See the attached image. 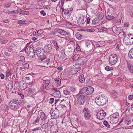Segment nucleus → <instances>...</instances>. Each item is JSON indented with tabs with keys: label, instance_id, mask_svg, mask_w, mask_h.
I'll list each match as a JSON object with an SVG mask.
<instances>
[{
	"label": "nucleus",
	"instance_id": "09e8293b",
	"mask_svg": "<svg viewBox=\"0 0 133 133\" xmlns=\"http://www.w3.org/2000/svg\"><path fill=\"white\" fill-rule=\"evenodd\" d=\"M20 61L22 62H24L25 61V59L24 57L23 56H21L20 57Z\"/></svg>",
	"mask_w": 133,
	"mask_h": 133
},
{
	"label": "nucleus",
	"instance_id": "49530a36",
	"mask_svg": "<svg viewBox=\"0 0 133 133\" xmlns=\"http://www.w3.org/2000/svg\"><path fill=\"white\" fill-rule=\"evenodd\" d=\"M125 123L127 124H129L131 123L130 120L129 118L127 119L125 121Z\"/></svg>",
	"mask_w": 133,
	"mask_h": 133
},
{
	"label": "nucleus",
	"instance_id": "ea45409f",
	"mask_svg": "<svg viewBox=\"0 0 133 133\" xmlns=\"http://www.w3.org/2000/svg\"><path fill=\"white\" fill-rule=\"evenodd\" d=\"M115 17L113 16L110 15H108L106 16V18L107 19H108L109 20H111L114 18Z\"/></svg>",
	"mask_w": 133,
	"mask_h": 133
},
{
	"label": "nucleus",
	"instance_id": "a878e982",
	"mask_svg": "<svg viewBox=\"0 0 133 133\" xmlns=\"http://www.w3.org/2000/svg\"><path fill=\"white\" fill-rule=\"evenodd\" d=\"M128 56L131 59L133 58V48L131 49L128 53Z\"/></svg>",
	"mask_w": 133,
	"mask_h": 133
},
{
	"label": "nucleus",
	"instance_id": "3c124183",
	"mask_svg": "<svg viewBox=\"0 0 133 133\" xmlns=\"http://www.w3.org/2000/svg\"><path fill=\"white\" fill-rule=\"evenodd\" d=\"M80 124L82 126L84 127H85L86 126V123L84 122H81Z\"/></svg>",
	"mask_w": 133,
	"mask_h": 133
},
{
	"label": "nucleus",
	"instance_id": "e2e57ef3",
	"mask_svg": "<svg viewBox=\"0 0 133 133\" xmlns=\"http://www.w3.org/2000/svg\"><path fill=\"white\" fill-rule=\"evenodd\" d=\"M7 48H3L2 51L4 52V53L7 52Z\"/></svg>",
	"mask_w": 133,
	"mask_h": 133
},
{
	"label": "nucleus",
	"instance_id": "7ed1b4c3",
	"mask_svg": "<svg viewBox=\"0 0 133 133\" xmlns=\"http://www.w3.org/2000/svg\"><path fill=\"white\" fill-rule=\"evenodd\" d=\"M107 100V98L103 95H99L95 99V102L99 106H101L105 104Z\"/></svg>",
	"mask_w": 133,
	"mask_h": 133
},
{
	"label": "nucleus",
	"instance_id": "20e7f679",
	"mask_svg": "<svg viewBox=\"0 0 133 133\" xmlns=\"http://www.w3.org/2000/svg\"><path fill=\"white\" fill-rule=\"evenodd\" d=\"M123 41L127 45H129L133 44V35L130 34L125 35Z\"/></svg>",
	"mask_w": 133,
	"mask_h": 133
},
{
	"label": "nucleus",
	"instance_id": "0eeeda50",
	"mask_svg": "<svg viewBox=\"0 0 133 133\" xmlns=\"http://www.w3.org/2000/svg\"><path fill=\"white\" fill-rule=\"evenodd\" d=\"M106 115L105 112L103 110L99 111L97 114V118L99 120H102L105 117Z\"/></svg>",
	"mask_w": 133,
	"mask_h": 133
},
{
	"label": "nucleus",
	"instance_id": "79ce46f5",
	"mask_svg": "<svg viewBox=\"0 0 133 133\" xmlns=\"http://www.w3.org/2000/svg\"><path fill=\"white\" fill-rule=\"evenodd\" d=\"M48 128V124L47 123L44 124L40 128V129L41 130L42 128L43 129H46Z\"/></svg>",
	"mask_w": 133,
	"mask_h": 133
},
{
	"label": "nucleus",
	"instance_id": "b1692460",
	"mask_svg": "<svg viewBox=\"0 0 133 133\" xmlns=\"http://www.w3.org/2000/svg\"><path fill=\"white\" fill-rule=\"evenodd\" d=\"M59 113L58 112L56 111H54L52 112L51 115L54 118H57L58 117Z\"/></svg>",
	"mask_w": 133,
	"mask_h": 133
},
{
	"label": "nucleus",
	"instance_id": "ddd939ff",
	"mask_svg": "<svg viewBox=\"0 0 133 133\" xmlns=\"http://www.w3.org/2000/svg\"><path fill=\"white\" fill-rule=\"evenodd\" d=\"M37 56L40 60L41 61L43 60L45 58V51L44 52L41 53Z\"/></svg>",
	"mask_w": 133,
	"mask_h": 133
},
{
	"label": "nucleus",
	"instance_id": "4d7b16f0",
	"mask_svg": "<svg viewBox=\"0 0 133 133\" xmlns=\"http://www.w3.org/2000/svg\"><path fill=\"white\" fill-rule=\"evenodd\" d=\"M123 25L125 27H127L129 26V22H125Z\"/></svg>",
	"mask_w": 133,
	"mask_h": 133
},
{
	"label": "nucleus",
	"instance_id": "4468645a",
	"mask_svg": "<svg viewBox=\"0 0 133 133\" xmlns=\"http://www.w3.org/2000/svg\"><path fill=\"white\" fill-rule=\"evenodd\" d=\"M57 31L58 32L63 36H66L68 35V33L66 31L59 29H58Z\"/></svg>",
	"mask_w": 133,
	"mask_h": 133
},
{
	"label": "nucleus",
	"instance_id": "f704fd0d",
	"mask_svg": "<svg viewBox=\"0 0 133 133\" xmlns=\"http://www.w3.org/2000/svg\"><path fill=\"white\" fill-rule=\"evenodd\" d=\"M45 47L46 48L48 49V50L49 51H51L52 50V45L50 44L47 45L45 46Z\"/></svg>",
	"mask_w": 133,
	"mask_h": 133
},
{
	"label": "nucleus",
	"instance_id": "774afa93",
	"mask_svg": "<svg viewBox=\"0 0 133 133\" xmlns=\"http://www.w3.org/2000/svg\"><path fill=\"white\" fill-rule=\"evenodd\" d=\"M11 5V4L10 3H7L5 4V6L6 8H8Z\"/></svg>",
	"mask_w": 133,
	"mask_h": 133
},
{
	"label": "nucleus",
	"instance_id": "f3484780",
	"mask_svg": "<svg viewBox=\"0 0 133 133\" xmlns=\"http://www.w3.org/2000/svg\"><path fill=\"white\" fill-rule=\"evenodd\" d=\"M34 48L32 46H29L27 49V54H29V53H30L34 51Z\"/></svg>",
	"mask_w": 133,
	"mask_h": 133
},
{
	"label": "nucleus",
	"instance_id": "4be33fe9",
	"mask_svg": "<svg viewBox=\"0 0 133 133\" xmlns=\"http://www.w3.org/2000/svg\"><path fill=\"white\" fill-rule=\"evenodd\" d=\"M96 18H98L99 20H101L104 17V15L102 12L98 13L97 16Z\"/></svg>",
	"mask_w": 133,
	"mask_h": 133
},
{
	"label": "nucleus",
	"instance_id": "c85d7f7f",
	"mask_svg": "<svg viewBox=\"0 0 133 133\" xmlns=\"http://www.w3.org/2000/svg\"><path fill=\"white\" fill-rule=\"evenodd\" d=\"M52 42L53 43L54 45L55 46L56 50L57 51L58 50H59V46L56 41L55 40H54L52 41Z\"/></svg>",
	"mask_w": 133,
	"mask_h": 133
},
{
	"label": "nucleus",
	"instance_id": "0e129e2a",
	"mask_svg": "<svg viewBox=\"0 0 133 133\" xmlns=\"http://www.w3.org/2000/svg\"><path fill=\"white\" fill-rule=\"evenodd\" d=\"M56 33L55 32H52L50 34V35H51V36H54L55 35H56Z\"/></svg>",
	"mask_w": 133,
	"mask_h": 133
},
{
	"label": "nucleus",
	"instance_id": "5701e85b",
	"mask_svg": "<svg viewBox=\"0 0 133 133\" xmlns=\"http://www.w3.org/2000/svg\"><path fill=\"white\" fill-rule=\"evenodd\" d=\"M53 94L54 96L57 97H60L61 96L60 91L59 90L54 92Z\"/></svg>",
	"mask_w": 133,
	"mask_h": 133
},
{
	"label": "nucleus",
	"instance_id": "052dcab7",
	"mask_svg": "<svg viewBox=\"0 0 133 133\" xmlns=\"http://www.w3.org/2000/svg\"><path fill=\"white\" fill-rule=\"evenodd\" d=\"M87 31L90 32H93L95 31L94 29H87Z\"/></svg>",
	"mask_w": 133,
	"mask_h": 133
},
{
	"label": "nucleus",
	"instance_id": "4c0bfd02",
	"mask_svg": "<svg viewBox=\"0 0 133 133\" xmlns=\"http://www.w3.org/2000/svg\"><path fill=\"white\" fill-rule=\"evenodd\" d=\"M81 50L78 44H76V48L74 50L75 52L79 51Z\"/></svg>",
	"mask_w": 133,
	"mask_h": 133
},
{
	"label": "nucleus",
	"instance_id": "7c9ffc66",
	"mask_svg": "<svg viewBox=\"0 0 133 133\" xmlns=\"http://www.w3.org/2000/svg\"><path fill=\"white\" fill-rule=\"evenodd\" d=\"M99 20L98 19L96 18V17L93 19L92 21V23L94 24H97L99 22Z\"/></svg>",
	"mask_w": 133,
	"mask_h": 133
},
{
	"label": "nucleus",
	"instance_id": "393cba45",
	"mask_svg": "<svg viewBox=\"0 0 133 133\" xmlns=\"http://www.w3.org/2000/svg\"><path fill=\"white\" fill-rule=\"evenodd\" d=\"M54 80L55 81V83L56 84V86L57 87L59 86L61 84V79L58 78H55L54 79Z\"/></svg>",
	"mask_w": 133,
	"mask_h": 133
},
{
	"label": "nucleus",
	"instance_id": "680f3d73",
	"mask_svg": "<svg viewBox=\"0 0 133 133\" xmlns=\"http://www.w3.org/2000/svg\"><path fill=\"white\" fill-rule=\"evenodd\" d=\"M41 14L43 15V16H45L46 15V14L44 12V10H42L40 12Z\"/></svg>",
	"mask_w": 133,
	"mask_h": 133
},
{
	"label": "nucleus",
	"instance_id": "6e6d98bb",
	"mask_svg": "<svg viewBox=\"0 0 133 133\" xmlns=\"http://www.w3.org/2000/svg\"><path fill=\"white\" fill-rule=\"evenodd\" d=\"M128 99L130 100H133V95H130L128 97Z\"/></svg>",
	"mask_w": 133,
	"mask_h": 133
},
{
	"label": "nucleus",
	"instance_id": "c03bdc74",
	"mask_svg": "<svg viewBox=\"0 0 133 133\" xmlns=\"http://www.w3.org/2000/svg\"><path fill=\"white\" fill-rule=\"evenodd\" d=\"M30 53H29V54H27L30 57H33V56H34L35 55L34 51Z\"/></svg>",
	"mask_w": 133,
	"mask_h": 133
},
{
	"label": "nucleus",
	"instance_id": "a19ab883",
	"mask_svg": "<svg viewBox=\"0 0 133 133\" xmlns=\"http://www.w3.org/2000/svg\"><path fill=\"white\" fill-rule=\"evenodd\" d=\"M105 69L107 71H110L112 70L113 68L109 66H106L105 68Z\"/></svg>",
	"mask_w": 133,
	"mask_h": 133
},
{
	"label": "nucleus",
	"instance_id": "1a4fd4ad",
	"mask_svg": "<svg viewBox=\"0 0 133 133\" xmlns=\"http://www.w3.org/2000/svg\"><path fill=\"white\" fill-rule=\"evenodd\" d=\"M87 61V59L86 57H82L78 59L77 64L80 66L83 65Z\"/></svg>",
	"mask_w": 133,
	"mask_h": 133
},
{
	"label": "nucleus",
	"instance_id": "6ab92c4d",
	"mask_svg": "<svg viewBox=\"0 0 133 133\" xmlns=\"http://www.w3.org/2000/svg\"><path fill=\"white\" fill-rule=\"evenodd\" d=\"M17 11L20 14L23 15H28L29 14V13L28 11H24L22 10L21 9H18L17 10Z\"/></svg>",
	"mask_w": 133,
	"mask_h": 133
},
{
	"label": "nucleus",
	"instance_id": "f257e3e1",
	"mask_svg": "<svg viewBox=\"0 0 133 133\" xmlns=\"http://www.w3.org/2000/svg\"><path fill=\"white\" fill-rule=\"evenodd\" d=\"M19 102L17 99H14L10 101L9 103L10 108L15 111H19L20 109Z\"/></svg>",
	"mask_w": 133,
	"mask_h": 133
},
{
	"label": "nucleus",
	"instance_id": "423d86ee",
	"mask_svg": "<svg viewBox=\"0 0 133 133\" xmlns=\"http://www.w3.org/2000/svg\"><path fill=\"white\" fill-rule=\"evenodd\" d=\"M118 59V57L116 54H112L110 56L109 61L110 64L113 65L117 62Z\"/></svg>",
	"mask_w": 133,
	"mask_h": 133
},
{
	"label": "nucleus",
	"instance_id": "bb28decb",
	"mask_svg": "<svg viewBox=\"0 0 133 133\" xmlns=\"http://www.w3.org/2000/svg\"><path fill=\"white\" fill-rule=\"evenodd\" d=\"M3 38L4 37L3 36L0 37V42L1 44H5L7 42L8 40H7L3 39Z\"/></svg>",
	"mask_w": 133,
	"mask_h": 133
},
{
	"label": "nucleus",
	"instance_id": "8fccbe9b",
	"mask_svg": "<svg viewBox=\"0 0 133 133\" xmlns=\"http://www.w3.org/2000/svg\"><path fill=\"white\" fill-rule=\"evenodd\" d=\"M25 21L23 20L22 19V20L18 21V23L19 24H23L25 23Z\"/></svg>",
	"mask_w": 133,
	"mask_h": 133
},
{
	"label": "nucleus",
	"instance_id": "6e6552de",
	"mask_svg": "<svg viewBox=\"0 0 133 133\" xmlns=\"http://www.w3.org/2000/svg\"><path fill=\"white\" fill-rule=\"evenodd\" d=\"M85 100V96L82 95H80L77 98V103L79 105L82 104L84 103Z\"/></svg>",
	"mask_w": 133,
	"mask_h": 133
},
{
	"label": "nucleus",
	"instance_id": "603ef678",
	"mask_svg": "<svg viewBox=\"0 0 133 133\" xmlns=\"http://www.w3.org/2000/svg\"><path fill=\"white\" fill-rule=\"evenodd\" d=\"M70 11L69 9H65L64 12V14H68Z\"/></svg>",
	"mask_w": 133,
	"mask_h": 133
},
{
	"label": "nucleus",
	"instance_id": "dca6fc26",
	"mask_svg": "<svg viewBox=\"0 0 133 133\" xmlns=\"http://www.w3.org/2000/svg\"><path fill=\"white\" fill-rule=\"evenodd\" d=\"M84 117L86 119H89L90 117V114L89 111L84 112Z\"/></svg>",
	"mask_w": 133,
	"mask_h": 133
},
{
	"label": "nucleus",
	"instance_id": "de8ad7c7",
	"mask_svg": "<svg viewBox=\"0 0 133 133\" xmlns=\"http://www.w3.org/2000/svg\"><path fill=\"white\" fill-rule=\"evenodd\" d=\"M39 117H37L36 118V120L33 122V124H35L37 123H38L39 121Z\"/></svg>",
	"mask_w": 133,
	"mask_h": 133
},
{
	"label": "nucleus",
	"instance_id": "a18cd8bd",
	"mask_svg": "<svg viewBox=\"0 0 133 133\" xmlns=\"http://www.w3.org/2000/svg\"><path fill=\"white\" fill-rule=\"evenodd\" d=\"M29 64L27 63H25L24 65V69L26 70L29 68Z\"/></svg>",
	"mask_w": 133,
	"mask_h": 133
},
{
	"label": "nucleus",
	"instance_id": "cd10ccee",
	"mask_svg": "<svg viewBox=\"0 0 133 133\" xmlns=\"http://www.w3.org/2000/svg\"><path fill=\"white\" fill-rule=\"evenodd\" d=\"M79 81L82 83H83L84 82L85 79L84 76L83 75H81L79 78Z\"/></svg>",
	"mask_w": 133,
	"mask_h": 133
},
{
	"label": "nucleus",
	"instance_id": "39448f33",
	"mask_svg": "<svg viewBox=\"0 0 133 133\" xmlns=\"http://www.w3.org/2000/svg\"><path fill=\"white\" fill-rule=\"evenodd\" d=\"M110 123L112 124H116L119 118V114L118 112H116L111 115L109 117Z\"/></svg>",
	"mask_w": 133,
	"mask_h": 133
},
{
	"label": "nucleus",
	"instance_id": "2f4dec72",
	"mask_svg": "<svg viewBox=\"0 0 133 133\" xmlns=\"http://www.w3.org/2000/svg\"><path fill=\"white\" fill-rule=\"evenodd\" d=\"M79 54H75L72 58V59L74 61H78V59L79 57Z\"/></svg>",
	"mask_w": 133,
	"mask_h": 133
},
{
	"label": "nucleus",
	"instance_id": "bf43d9fd",
	"mask_svg": "<svg viewBox=\"0 0 133 133\" xmlns=\"http://www.w3.org/2000/svg\"><path fill=\"white\" fill-rule=\"evenodd\" d=\"M86 45L88 47L90 48L92 46V45H91L90 42H87L85 43Z\"/></svg>",
	"mask_w": 133,
	"mask_h": 133
},
{
	"label": "nucleus",
	"instance_id": "69168bd1",
	"mask_svg": "<svg viewBox=\"0 0 133 133\" xmlns=\"http://www.w3.org/2000/svg\"><path fill=\"white\" fill-rule=\"evenodd\" d=\"M3 12L6 13H8V11H9V10L7 9H4L3 10Z\"/></svg>",
	"mask_w": 133,
	"mask_h": 133
},
{
	"label": "nucleus",
	"instance_id": "58836bf2",
	"mask_svg": "<svg viewBox=\"0 0 133 133\" xmlns=\"http://www.w3.org/2000/svg\"><path fill=\"white\" fill-rule=\"evenodd\" d=\"M103 124L104 125L107 127L109 128L110 127V125H109L107 121H104L103 122Z\"/></svg>",
	"mask_w": 133,
	"mask_h": 133
},
{
	"label": "nucleus",
	"instance_id": "2eb2a0df",
	"mask_svg": "<svg viewBox=\"0 0 133 133\" xmlns=\"http://www.w3.org/2000/svg\"><path fill=\"white\" fill-rule=\"evenodd\" d=\"M43 31L41 29L38 31H36L33 32V34L34 36H39L42 34L43 32Z\"/></svg>",
	"mask_w": 133,
	"mask_h": 133
},
{
	"label": "nucleus",
	"instance_id": "37998d69",
	"mask_svg": "<svg viewBox=\"0 0 133 133\" xmlns=\"http://www.w3.org/2000/svg\"><path fill=\"white\" fill-rule=\"evenodd\" d=\"M110 94L112 95L116 96L117 95V92L115 90H112L110 91Z\"/></svg>",
	"mask_w": 133,
	"mask_h": 133
},
{
	"label": "nucleus",
	"instance_id": "a211bd4d",
	"mask_svg": "<svg viewBox=\"0 0 133 133\" xmlns=\"http://www.w3.org/2000/svg\"><path fill=\"white\" fill-rule=\"evenodd\" d=\"M44 50L42 48H38L36 49V53L37 55L41 53L44 52Z\"/></svg>",
	"mask_w": 133,
	"mask_h": 133
},
{
	"label": "nucleus",
	"instance_id": "9d476101",
	"mask_svg": "<svg viewBox=\"0 0 133 133\" xmlns=\"http://www.w3.org/2000/svg\"><path fill=\"white\" fill-rule=\"evenodd\" d=\"M127 66L129 71L133 74V63L131 62H128L127 63Z\"/></svg>",
	"mask_w": 133,
	"mask_h": 133
},
{
	"label": "nucleus",
	"instance_id": "412c9836",
	"mask_svg": "<svg viewBox=\"0 0 133 133\" xmlns=\"http://www.w3.org/2000/svg\"><path fill=\"white\" fill-rule=\"evenodd\" d=\"M40 116L42 121H44L45 120L46 118V116L43 112H40Z\"/></svg>",
	"mask_w": 133,
	"mask_h": 133
},
{
	"label": "nucleus",
	"instance_id": "5fc2aeb1",
	"mask_svg": "<svg viewBox=\"0 0 133 133\" xmlns=\"http://www.w3.org/2000/svg\"><path fill=\"white\" fill-rule=\"evenodd\" d=\"M65 39L70 42H73V40L72 39L69 38V37H65Z\"/></svg>",
	"mask_w": 133,
	"mask_h": 133
},
{
	"label": "nucleus",
	"instance_id": "c9c22d12",
	"mask_svg": "<svg viewBox=\"0 0 133 133\" xmlns=\"http://www.w3.org/2000/svg\"><path fill=\"white\" fill-rule=\"evenodd\" d=\"M6 87L8 89H12V83H9L6 85Z\"/></svg>",
	"mask_w": 133,
	"mask_h": 133
},
{
	"label": "nucleus",
	"instance_id": "9b49d317",
	"mask_svg": "<svg viewBox=\"0 0 133 133\" xmlns=\"http://www.w3.org/2000/svg\"><path fill=\"white\" fill-rule=\"evenodd\" d=\"M19 85L20 88L22 90H24L27 86L26 83L25 82L22 81L19 82Z\"/></svg>",
	"mask_w": 133,
	"mask_h": 133
},
{
	"label": "nucleus",
	"instance_id": "338daca9",
	"mask_svg": "<svg viewBox=\"0 0 133 133\" xmlns=\"http://www.w3.org/2000/svg\"><path fill=\"white\" fill-rule=\"evenodd\" d=\"M70 90H71V91L72 92H74L76 90V89L75 88L72 87H71L70 88Z\"/></svg>",
	"mask_w": 133,
	"mask_h": 133
},
{
	"label": "nucleus",
	"instance_id": "e433bc0d",
	"mask_svg": "<svg viewBox=\"0 0 133 133\" xmlns=\"http://www.w3.org/2000/svg\"><path fill=\"white\" fill-rule=\"evenodd\" d=\"M74 68H75V71L77 72L79 71L81 69V68L78 66L77 65H74L73 66Z\"/></svg>",
	"mask_w": 133,
	"mask_h": 133
},
{
	"label": "nucleus",
	"instance_id": "f8f14e48",
	"mask_svg": "<svg viewBox=\"0 0 133 133\" xmlns=\"http://www.w3.org/2000/svg\"><path fill=\"white\" fill-rule=\"evenodd\" d=\"M86 18L85 17H82L79 18L77 22L78 24H84L86 21Z\"/></svg>",
	"mask_w": 133,
	"mask_h": 133
},
{
	"label": "nucleus",
	"instance_id": "c756f323",
	"mask_svg": "<svg viewBox=\"0 0 133 133\" xmlns=\"http://www.w3.org/2000/svg\"><path fill=\"white\" fill-rule=\"evenodd\" d=\"M28 91L29 94H31L34 93L35 91V89L32 88H29Z\"/></svg>",
	"mask_w": 133,
	"mask_h": 133
},
{
	"label": "nucleus",
	"instance_id": "aec40b11",
	"mask_svg": "<svg viewBox=\"0 0 133 133\" xmlns=\"http://www.w3.org/2000/svg\"><path fill=\"white\" fill-rule=\"evenodd\" d=\"M123 29V28L122 27H116L114 29V31L116 33L119 34L122 32Z\"/></svg>",
	"mask_w": 133,
	"mask_h": 133
},
{
	"label": "nucleus",
	"instance_id": "f03ea898",
	"mask_svg": "<svg viewBox=\"0 0 133 133\" xmlns=\"http://www.w3.org/2000/svg\"><path fill=\"white\" fill-rule=\"evenodd\" d=\"M94 90L93 88L92 87H85L82 88L78 94H84L87 95L91 94Z\"/></svg>",
	"mask_w": 133,
	"mask_h": 133
},
{
	"label": "nucleus",
	"instance_id": "13d9d810",
	"mask_svg": "<svg viewBox=\"0 0 133 133\" xmlns=\"http://www.w3.org/2000/svg\"><path fill=\"white\" fill-rule=\"evenodd\" d=\"M63 92L65 95H66L69 94V92L68 90L66 89Z\"/></svg>",
	"mask_w": 133,
	"mask_h": 133
},
{
	"label": "nucleus",
	"instance_id": "72a5a7b5",
	"mask_svg": "<svg viewBox=\"0 0 133 133\" xmlns=\"http://www.w3.org/2000/svg\"><path fill=\"white\" fill-rule=\"evenodd\" d=\"M43 82L45 84V86H47L49 85V83L50 82V81L48 79L46 80H44L43 81Z\"/></svg>",
	"mask_w": 133,
	"mask_h": 133
},
{
	"label": "nucleus",
	"instance_id": "473e14b6",
	"mask_svg": "<svg viewBox=\"0 0 133 133\" xmlns=\"http://www.w3.org/2000/svg\"><path fill=\"white\" fill-rule=\"evenodd\" d=\"M76 37L79 39H81L82 38V36L79 34V32H77L75 35Z\"/></svg>",
	"mask_w": 133,
	"mask_h": 133
},
{
	"label": "nucleus",
	"instance_id": "864d4df0",
	"mask_svg": "<svg viewBox=\"0 0 133 133\" xmlns=\"http://www.w3.org/2000/svg\"><path fill=\"white\" fill-rule=\"evenodd\" d=\"M101 29L102 31H105L106 32H107L108 31V29L107 28L104 27H102Z\"/></svg>",
	"mask_w": 133,
	"mask_h": 133
}]
</instances>
